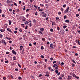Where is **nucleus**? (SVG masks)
I'll return each mask as SVG.
<instances>
[{
  "label": "nucleus",
  "instance_id": "obj_7",
  "mask_svg": "<svg viewBox=\"0 0 80 80\" xmlns=\"http://www.w3.org/2000/svg\"><path fill=\"white\" fill-rule=\"evenodd\" d=\"M12 2V0H8L7 1V3L8 4H9V3H10Z\"/></svg>",
  "mask_w": 80,
  "mask_h": 80
},
{
  "label": "nucleus",
  "instance_id": "obj_62",
  "mask_svg": "<svg viewBox=\"0 0 80 80\" xmlns=\"http://www.w3.org/2000/svg\"><path fill=\"white\" fill-rule=\"evenodd\" d=\"M29 27H31L32 26V24L31 23H30V24H29Z\"/></svg>",
  "mask_w": 80,
  "mask_h": 80
},
{
  "label": "nucleus",
  "instance_id": "obj_28",
  "mask_svg": "<svg viewBox=\"0 0 80 80\" xmlns=\"http://www.w3.org/2000/svg\"><path fill=\"white\" fill-rule=\"evenodd\" d=\"M66 6L67 5L66 4H63V7H64V8H65V7H66Z\"/></svg>",
  "mask_w": 80,
  "mask_h": 80
},
{
  "label": "nucleus",
  "instance_id": "obj_21",
  "mask_svg": "<svg viewBox=\"0 0 80 80\" xmlns=\"http://www.w3.org/2000/svg\"><path fill=\"white\" fill-rule=\"evenodd\" d=\"M72 62H73V63H75V64H76V62L73 59L72 60Z\"/></svg>",
  "mask_w": 80,
  "mask_h": 80
},
{
  "label": "nucleus",
  "instance_id": "obj_12",
  "mask_svg": "<svg viewBox=\"0 0 80 80\" xmlns=\"http://www.w3.org/2000/svg\"><path fill=\"white\" fill-rule=\"evenodd\" d=\"M71 76L70 75H69L68 76V78H67L68 80H70L71 79V77H70Z\"/></svg>",
  "mask_w": 80,
  "mask_h": 80
},
{
  "label": "nucleus",
  "instance_id": "obj_53",
  "mask_svg": "<svg viewBox=\"0 0 80 80\" xmlns=\"http://www.w3.org/2000/svg\"><path fill=\"white\" fill-rule=\"evenodd\" d=\"M18 32L17 31H15L14 32V33L15 34H16V33H17Z\"/></svg>",
  "mask_w": 80,
  "mask_h": 80
},
{
  "label": "nucleus",
  "instance_id": "obj_33",
  "mask_svg": "<svg viewBox=\"0 0 80 80\" xmlns=\"http://www.w3.org/2000/svg\"><path fill=\"white\" fill-rule=\"evenodd\" d=\"M48 68L49 69V70H51L52 69V67H51L49 66L48 67Z\"/></svg>",
  "mask_w": 80,
  "mask_h": 80
},
{
  "label": "nucleus",
  "instance_id": "obj_25",
  "mask_svg": "<svg viewBox=\"0 0 80 80\" xmlns=\"http://www.w3.org/2000/svg\"><path fill=\"white\" fill-rule=\"evenodd\" d=\"M27 27H28V26L26 25V27L25 28V30H27V29H28V28H27Z\"/></svg>",
  "mask_w": 80,
  "mask_h": 80
},
{
  "label": "nucleus",
  "instance_id": "obj_58",
  "mask_svg": "<svg viewBox=\"0 0 80 80\" xmlns=\"http://www.w3.org/2000/svg\"><path fill=\"white\" fill-rule=\"evenodd\" d=\"M9 12H12V9H9Z\"/></svg>",
  "mask_w": 80,
  "mask_h": 80
},
{
  "label": "nucleus",
  "instance_id": "obj_8",
  "mask_svg": "<svg viewBox=\"0 0 80 80\" xmlns=\"http://www.w3.org/2000/svg\"><path fill=\"white\" fill-rule=\"evenodd\" d=\"M65 22L66 23H70V21L68 20H66L65 21Z\"/></svg>",
  "mask_w": 80,
  "mask_h": 80
},
{
  "label": "nucleus",
  "instance_id": "obj_3",
  "mask_svg": "<svg viewBox=\"0 0 80 80\" xmlns=\"http://www.w3.org/2000/svg\"><path fill=\"white\" fill-rule=\"evenodd\" d=\"M41 14L42 17H46L47 16V13L45 14L44 12H42Z\"/></svg>",
  "mask_w": 80,
  "mask_h": 80
},
{
  "label": "nucleus",
  "instance_id": "obj_52",
  "mask_svg": "<svg viewBox=\"0 0 80 80\" xmlns=\"http://www.w3.org/2000/svg\"><path fill=\"white\" fill-rule=\"evenodd\" d=\"M2 13V9H0V13Z\"/></svg>",
  "mask_w": 80,
  "mask_h": 80
},
{
  "label": "nucleus",
  "instance_id": "obj_47",
  "mask_svg": "<svg viewBox=\"0 0 80 80\" xmlns=\"http://www.w3.org/2000/svg\"><path fill=\"white\" fill-rule=\"evenodd\" d=\"M56 62H57V61H54L53 62V63L55 64L54 63H56Z\"/></svg>",
  "mask_w": 80,
  "mask_h": 80
},
{
  "label": "nucleus",
  "instance_id": "obj_5",
  "mask_svg": "<svg viewBox=\"0 0 80 80\" xmlns=\"http://www.w3.org/2000/svg\"><path fill=\"white\" fill-rule=\"evenodd\" d=\"M12 53L13 54H14V55H16L17 54V52H15L14 50H12Z\"/></svg>",
  "mask_w": 80,
  "mask_h": 80
},
{
  "label": "nucleus",
  "instance_id": "obj_64",
  "mask_svg": "<svg viewBox=\"0 0 80 80\" xmlns=\"http://www.w3.org/2000/svg\"><path fill=\"white\" fill-rule=\"evenodd\" d=\"M77 32H78V33H80V30H78Z\"/></svg>",
  "mask_w": 80,
  "mask_h": 80
},
{
  "label": "nucleus",
  "instance_id": "obj_59",
  "mask_svg": "<svg viewBox=\"0 0 80 80\" xmlns=\"http://www.w3.org/2000/svg\"><path fill=\"white\" fill-rule=\"evenodd\" d=\"M9 49L10 50H12V48L11 46L10 47Z\"/></svg>",
  "mask_w": 80,
  "mask_h": 80
},
{
  "label": "nucleus",
  "instance_id": "obj_2",
  "mask_svg": "<svg viewBox=\"0 0 80 80\" xmlns=\"http://www.w3.org/2000/svg\"><path fill=\"white\" fill-rule=\"evenodd\" d=\"M70 10V7H68L64 11V13H68L69 12V11Z\"/></svg>",
  "mask_w": 80,
  "mask_h": 80
},
{
  "label": "nucleus",
  "instance_id": "obj_19",
  "mask_svg": "<svg viewBox=\"0 0 80 80\" xmlns=\"http://www.w3.org/2000/svg\"><path fill=\"white\" fill-rule=\"evenodd\" d=\"M72 76H73V77H75V78H76V75H75V74H74V73H73V74H72Z\"/></svg>",
  "mask_w": 80,
  "mask_h": 80
},
{
  "label": "nucleus",
  "instance_id": "obj_41",
  "mask_svg": "<svg viewBox=\"0 0 80 80\" xmlns=\"http://www.w3.org/2000/svg\"><path fill=\"white\" fill-rule=\"evenodd\" d=\"M59 17H56V19L57 20H59Z\"/></svg>",
  "mask_w": 80,
  "mask_h": 80
},
{
  "label": "nucleus",
  "instance_id": "obj_63",
  "mask_svg": "<svg viewBox=\"0 0 80 80\" xmlns=\"http://www.w3.org/2000/svg\"><path fill=\"white\" fill-rule=\"evenodd\" d=\"M14 5H15V6H17V3H14Z\"/></svg>",
  "mask_w": 80,
  "mask_h": 80
},
{
  "label": "nucleus",
  "instance_id": "obj_13",
  "mask_svg": "<svg viewBox=\"0 0 80 80\" xmlns=\"http://www.w3.org/2000/svg\"><path fill=\"white\" fill-rule=\"evenodd\" d=\"M16 12H17V13H18V12H19L20 10H19V9H17L16 10Z\"/></svg>",
  "mask_w": 80,
  "mask_h": 80
},
{
  "label": "nucleus",
  "instance_id": "obj_56",
  "mask_svg": "<svg viewBox=\"0 0 80 80\" xmlns=\"http://www.w3.org/2000/svg\"><path fill=\"white\" fill-rule=\"evenodd\" d=\"M6 54H9V52H6Z\"/></svg>",
  "mask_w": 80,
  "mask_h": 80
},
{
  "label": "nucleus",
  "instance_id": "obj_46",
  "mask_svg": "<svg viewBox=\"0 0 80 80\" xmlns=\"http://www.w3.org/2000/svg\"><path fill=\"white\" fill-rule=\"evenodd\" d=\"M18 65L19 67H20V68H21V65H20L18 63Z\"/></svg>",
  "mask_w": 80,
  "mask_h": 80
},
{
  "label": "nucleus",
  "instance_id": "obj_48",
  "mask_svg": "<svg viewBox=\"0 0 80 80\" xmlns=\"http://www.w3.org/2000/svg\"><path fill=\"white\" fill-rule=\"evenodd\" d=\"M59 79H62V77H59L58 78Z\"/></svg>",
  "mask_w": 80,
  "mask_h": 80
},
{
  "label": "nucleus",
  "instance_id": "obj_31",
  "mask_svg": "<svg viewBox=\"0 0 80 80\" xmlns=\"http://www.w3.org/2000/svg\"><path fill=\"white\" fill-rule=\"evenodd\" d=\"M29 10H30V9H26V12L27 13L28 12V11H29Z\"/></svg>",
  "mask_w": 80,
  "mask_h": 80
},
{
  "label": "nucleus",
  "instance_id": "obj_27",
  "mask_svg": "<svg viewBox=\"0 0 80 80\" xmlns=\"http://www.w3.org/2000/svg\"><path fill=\"white\" fill-rule=\"evenodd\" d=\"M67 26L66 25H65L64 26H63V28H64L65 29V28H67Z\"/></svg>",
  "mask_w": 80,
  "mask_h": 80
},
{
  "label": "nucleus",
  "instance_id": "obj_1",
  "mask_svg": "<svg viewBox=\"0 0 80 80\" xmlns=\"http://www.w3.org/2000/svg\"><path fill=\"white\" fill-rule=\"evenodd\" d=\"M58 65H57V67L55 68V69L56 70L55 71V72L56 73H58L57 75H58V76L59 75H60V74L61 72H58Z\"/></svg>",
  "mask_w": 80,
  "mask_h": 80
},
{
  "label": "nucleus",
  "instance_id": "obj_22",
  "mask_svg": "<svg viewBox=\"0 0 80 80\" xmlns=\"http://www.w3.org/2000/svg\"><path fill=\"white\" fill-rule=\"evenodd\" d=\"M68 17L66 16V15H64V19H66V18H67Z\"/></svg>",
  "mask_w": 80,
  "mask_h": 80
},
{
  "label": "nucleus",
  "instance_id": "obj_45",
  "mask_svg": "<svg viewBox=\"0 0 80 80\" xmlns=\"http://www.w3.org/2000/svg\"><path fill=\"white\" fill-rule=\"evenodd\" d=\"M48 18H49V17H47V18H46V19L47 21H48Z\"/></svg>",
  "mask_w": 80,
  "mask_h": 80
},
{
  "label": "nucleus",
  "instance_id": "obj_40",
  "mask_svg": "<svg viewBox=\"0 0 80 80\" xmlns=\"http://www.w3.org/2000/svg\"><path fill=\"white\" fill-rule=\"evenodd\" d=\"M78 45H80V40H78Z\"/></svg>",
  "mask_w": 80,
  "mask_h": 80
},
{
  "label": "nucleus",
  "instance_id": "obj_23",
  "mask_svg": "<svg viewBox=\"0 0 80 80\" xmlns=\"http://www.w3.org/2000/svg\"><path fill=\"white\" fill-rule=\"evenodd\" d=\"M44 29L43 28H41V31H42V32L43 31H44Z\"/></svg>",
  "mask_w": 80,
  "mask_h": 80
},
{
  "label": "nucleus",
  "instance_id": "obj_36",
  "mask_svg": "<svg viewBox=\"0 0 80 80\" xmlns=\"http://www.w3.org/2000/svg\"><path fill=\"white\" fill-rule=\"evenodd\" d=\"M50 31L52 32H53V29L52 28H50Z\"/></svg>",
  "mask_w": 80,
  "mask_h": 80
},
{
  "label": "nucleus",
  "instance_id": "obj_60",
  "mask_svg": "<svg viewBox=\"0 0 80 80\" xmlns=\"http://www.w3.org/2000/svg\"><path fill=\"white\" fill-rule=\"evenodd\" d=\"M50 60H53V58L52 57H51V58H50Z\"/></svg>",
  "mask_w": 80,
  "mask_h": 80
},
{
  "label": "nucleus",
  "instance_id": "obj_18",
  "mask_svg": "<svg viewBox=\"0 0 80 80\" xmlns=\"http://www.w3.org/2000/svg\"><path fill=\"white\" fill-rule=\"evenodd\" d=\"M0 31L1 32H4V30L3 29H1L0 30Z\"/></svg>",
  "mask_w": 80,
  "mask_h": 80
},
{
  "label": "nucleus",
  "instance_id": "obj_11",
  "mask_svg": "<svg viewBox=\"0 0 80 80\" xmlns=\"http://www.w3.org/2000/svg\"><path fill=\"white\" fill-rule=\"evenodd\" d=\"M29 17H30V15H29V14H27L26 15V18H28Z\"/></svg>",
  "mask_w": 80,
  "mask_h": 80
},
{
  "label": "nucleus",
  "instance_id": "obj_29",
  "mask_svg": "<svg viewBox=\"0 0 80 80\" xmlns=\"http://www.w3.org/2000/svg\"><path fill=\"white\" fill-rule=\"evenodd\" d=\"M72 67H74L75 66V65L74 63H72Z\"/></svg>",
  "mask_w": 80,
  "mask_h": 80
},
{
  "label": "nucleus",
  "instance_id": "obj_16",
  "mask_svg": "<svg viewBox=\"0 0 80 80\" xmlns=\"http://www.w3.org/2000/svg\"><path fill=\"white\" fill-rule=\"evenodd\" d=\"M13 58V60H16V57L15 56H14L13 57H12Z\"/></svg>",
  "mask_w": 80,
  "mask_h": 80
},
{
  "label": "nucleus",
  "instance_id": "obj_17",
  "mask_svg": "<svg viewBox=\"0 0 80 80\" xmlns=\"http://www.w3.org/2000/svg\"><path fill=\"white\" fill-rule=\"evenodd\" d=\"M60 10L62 12H63L64 10H63V8H61Z\"/></svg>",
  "mask_w": 80,
  "mask_h": 80
},
{
  "label": "nucleus",
  "instance_id": "obj_42",
  "mask_svg": "<svg viewBox=\"0 0 80 80\" xmlns=\"http://www.w3.org/2000/svg\"><path fill=\"white\" fill-rule=\"evenodd\" d=\"M72 48H76L77 47L76 46H73Z\"/></svg>",
  "mask_w": 80,
  "mask_h": 80
},
{
  "label": "nucleus",
  "instance_id": "obj_32",
  "mask_svg": "<svg viewBox=\"0 0 80 80\" xmlns=\"http://www.w3.org/2000/svg\"><path fill=\"white\" fill-rule=\"evenodd\" d=\"M41 49L42 50H43V49H44V48L43 46H41Z\"/></svg>",
  "mask_w": 80,
  "mask_h": 80
},
{
  "label": "nucleus",
  "instance_id": "obj_39",
  "mask_svg": "<svg viewBox=\"0 0 80 80\" xmlns=\"http://www.w3.org/2000/svg\"><path fill=\"white\" fill-rule=\"evenodd\" d=\"M58 14V15H61V12H59Z\"/></svg>",
  "mask_w": 80,
  "mask_h": 80
},
{
  "label": "nucleus",
  "instance_id": "obj_49",
  "mask_svg": "<svg viewBox=\"0 0 80 80\" xmlns=\"http://www.w3.org/2000/svg\"><path fill=\"white\" fill-rule=\"evenodd\" d=\"M41 58H44V56L43 55H41Z\"/></svg>",
  "mask_w": 80,
  "mask_h": 80
},
{
  "label": "nucleus",
  "instance_id": "obj_20",
  "mask_svg": "<svg viewBox=\"0 0 80 80\" xmlns=\"http://www.w3.org/2000/svg\"><path fill=\"white\" fill-rule=\"evenodd\" d=\"M26 21L24 22L25 25H28V21Z\"/></svg>",
  "mask_w": 80,
  "mask_h": 80
},
{
  "label": "nucleus",
  "instance_id": "obj_61",
  "mask_svg": "<svg viewBox=\"0 0 80 80\" xmlns=\"http://www.w3.org/2000/svg\"><path fill=\"white\" fill-rule=\"evenodd\" d=\"M15 71H18V68H16L15 69Z\"/></svg>",
  "mask_w": 80,
  "mask_h": 80
},
{
  "label": "nucleus",
  "instance_id": "obj_34",
  "mask_svg": "<svg viewBox=\"0 0 80 80\" xmlns=\"http://www.w3.org/2000/svg\"><path fill=\"white\" fill-rule=\"evenodd\" d=\"M57 29L58 31L60 30V27H57Z\"/></svg>",
  "mask_w": 80,
  "mask_h": 80
},
{
  "label": "nucleus",
  "instance_id": "obj_37",
  "mask_svg": "<svg viewBox=\"0 0 80 80\" xmlns=\"http://www.w3.org/2000/svg\"><path fill=\"white\" fill-rule=\"evenodd\" d=\"M16 12L15 10H13V12H12V13L13 14H15V13Z\"/></svg>",
  "mask_w": 80,
  "mask_h": 80
},
{
  "label": "nucleus",
  "instance_id": "obj_51",
  "mask_svg": "<svg viewBox=\"0 0 80 80\" xmlns=\"http://www.w3.org/2000/svg\"><path fill=\"white\" fill-rule=\"evenodd\" d=\"M34 7L36 8H37V7L35 5H34Z\"/></svg>",
  "mask_w": 80,
  "mask_h": 80
},
{
  "label": "nucleus",
  "instance_id": "obj_55",
  "mask_svg": "<svg viewBox=\"0 0 80 80\" xmlns=\"http://www.w3.org/2000/svg\"><path fill=\"white\" fill-rule=\"evenodd\" d=\"M76 17H79V14H76Z\"/></svg>",
  "mask_w": 80,
  "mask_h": 80
},
{
  "label": "nucleus",
  "instance_id": "obj_26",
  "mask_svg": "<svg viewBox=\"0 0 80 80\" xmlns=\"http://www.w3.org/2000/svg\"><path fill=\"white\" fill-rule=\"evenodd\" d=\"M36 19H34V20H33V23H35V22H36Z\"/></svg>",
  "mask_w": 80,
  "mask_h": 80
},
{
  "label": "nucleus",
  "instance_id": "obj_24",
  "mask_svg": "<svg viewBox=\"0 0 80 80\" xmlns=\"http://www.w3.org/2000/svg\"><path fill=\"white\" fill-rule=\"evenodd\" d=\"M22 48H23V46H21L20 47V50H22Z\"/></svg>",
  "mask_w": 80,
  "mask_h": 80
},
{
  "label": "nucleus",
  "instance_id": "obj_4",
  "mask_svg": "<svg viewBox=\"0 0 80 80\" xmlns=\"http://www.w3.org/2000/svg\"><path fill=\"white\" fill-rule=\"evenodd\" d=\"M2 43L3 44H5V45H7V43L5 42V40L4 39H2L1 40Z\"/></svg>",
  "mask_w": 80,
  "mask_h": 80
},
{
  "label": "nucleus",
  "instance_id": "obj_6",
  "mask_svg": "<svg viewBox=\"0 0 80 80\" xmlns=\"http://www.w3.org/2000/svg\"><path fill=\"white\" fill-rule=\"evenodd\" d=\"M7 31H8V32H9L10 33H12V32L11 29H10V28H7Z\"/></svg>",
  "mask_w": 80,
  "mask_h": 80
},
{
  "label": "nucleus",
  "instance_id": "obj_10",
  "mask_svg": "<svg viewBox=\"0 0 80 80\" xmlns=\"http://www.w3.org/2000/svg\"><path fill=\"white\" fill-rule=\"evenodd\" d=\"M56 25V23L55 22H52V26H53V25Z\"/></svg>",
  "mask_w": 80,
  "mask_h": 80
},
{
  "label": "nucleus",
  "instance_id": "obj_38",
  "mask_svg": "<svg viewBox=\"0 0 80 80\" xmlns=\"http://www.w3.org/2000/svg\"><path fill=\"white\" fill-rule=\"evenodd\" d=\"M45 76H46V77H49V74H46Z\"/></svg>",
  "mask_w": 80,
  "mask_h": 80
},
{
  "label": "nucleus",
  "instance_id": "obj_43",
  "mask_svg": "<svg viewBox=\"0 0 80 80\" xmlns=\"http://www.w3.org/2000/svg\"><path fill=\"white\" fill-rule=\"evenodd\" d=\"M18 79H19V80H21V79H22V78H21V77H19L18 78Z\"/></svg>",
  "mask_w": 80,
  "mask_h": 80
},
{
  "label": "nucleus",
  "instance_id": "obj_57",
  "mask_svg": "<svg viewBox=\"0 0 80 80\" xmlns=\"http://www.w3.org/2000/svg\"><path fill=\"white\" fill-rule=\"evenodd\" d=\"M65 63L63 62H62L61 63V65H64Z\"/></svg>",
  "mask_w": 80,
  "mask_h": 80
},
{
  "label": "nucleus",
  "instance_id": "obj_14",
  "mask_svg": "<svg viewBox=\"0 0 80 80\" xmlns=\"http://www.w3.org/2000/svg\"><path fill=\"white\" fill-rule=\"evenodd\" d=\"M61 76V77H65V75L64 74H63V73H61L60 75Z\"/></svg>",
  "mask_w": 80,
  "mask_h": 80
},
{
  "label": "nucleus",
  "instance_id": "obj_44",
  "mask_svg": "<svg viewBox=\"0 0 80 80\" xmlns=\"http://www.w3.org/2000/svg\"><path fill=\"white\" fill-rule=\"evenodd\" d=\"M42 41H45V39L44 38H42Z\"/></svg>",
  "mask_w": 80,
  "mask_h": 80
},
{
  "label": "nucleus",
  "instance_id": "obj_9",
  "mask_svg": "<svg viewBox=\"0 0 80 80\" xmlns=\"http://www.w3.org/2000/svg\"><path fill=\"white\" fill-rule=\"evenodd\" d=\"M53 43H51L50 44V47H51V48H53Z\"/></svg>",
  "mask_w": 80,
  "mask_h": 80
},
{
  "label": "nucleus",
  "instance_id": "obj_15",
  "mask_svg": "<svg viewBox=\"0 0 80 80\" xmlns=\"http://www.w3.org/2000/svg\"><path fill=\"white\" fill-rule=\"evenodd\" d=\"M12 24V21L9 20V25H10L11 24Z\"/></svg>",
  "mask_w": 80,
  "mask_h": 80
},
{
  "label": "nucleus",
  "instance_id": "obj_30",
  "mask_svg": "<svg viewBox=\"0 0 80 80\" xmlns=\"http://www.w3.org/2000/svg\"><path fill=\"white\" fill-rule=\"evenodd\" d=\"M3 37V35L2 34H0V38H2Z\"/></svg>",
  "mask_w": 80,
  "mask_h": 80
},
{
  "label": "nucleus",
  "instance_id": "obj_35",
  "mask_svg": "<svg viewBox=\"0 0 80 80\" xmlns=\"http://www.w3.org/2000/svg\"><path fill=\"white\" fill-rule=\"evenodd\" d=\"M5 62L6 63H8V60L5 61Z\"/></svg>",
  "mask_w": 80,
  "mask_h": 80
},
{
  "label": "nucleus",
  "instance_id": "obj_50",
  "mask_svg": "<svg viewBox=\"0 0 80 80\" xmlns=\"http://www.w3.org/2000/svg\"><path fill=\"white\" fill-rule=\"evenodd\" d=\"M2 17H5V15L4 14H2Z\"/></svg>",
  "mask_w": 80,
  "mask_h": 80
},
{
  "label": "nucleus",
  "instance_id": "obj_54",
  "mask_svg": "<svg viewBox=\"0 0 80 80\" xmlns=\"http://www.w3.org/2000/svg\"><path fill=\"white\" fill-rule=\"evenodd\" d=\"M75 55L76 56H78V54L77 53H75Z\"/></svg>",
  "mask_w": 80,
  "mask_h": 80
}]
</instances>
